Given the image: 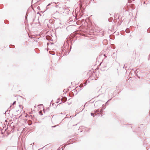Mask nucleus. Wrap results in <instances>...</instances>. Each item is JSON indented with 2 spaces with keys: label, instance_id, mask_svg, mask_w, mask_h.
<instances>
[{
  "label": "nucleus",
  "instance_id": "1",
  "mask_svg": "<svg viewBox=\"0 0 150 150\" xmlns=\"http://www.w3.org/2000/svg\"><path fill=\"white\" fill-rule=\"evenodd\" d=\"M67 100V98L66 97H63L62 98L61 100H62V101L63 102H64Z\"/></svg>",
  "mask_w": 150,
  "mask_h": 150
},
{
  "label": "nucleus",
  "instance_id": "2",
  "mask_svg": "<svg viewBox=\"0 0 150 150\" xmlns=\"http://www.w3.org/2000/svg\"><path fill=\"white\" fill-rule=\"evenodd\" d=\"M28 125H30L32 123V121H31L30 120H29L28 121Z\"/></svg>",
  "mask_w": 150,
  "mask_h": 150
},
{
  "label": "nucleus",
  "instance_id": "4",
  "mask_svg": "<svg viewBox=\"0 0 150 150\" xmlns=\"http://www.w3.org/2000/svg\"><path fill=\"white\" fill-rule=\"evenodd\" d=\"M91 115L93 117H94V114L91 113Z\"/></svg>",
  "mask_w": 150,
  "mask_h": 150
},
{
  "label": "nucleus",
  "instance_id": "3",
  "mask_svg": "<svg viewBox=\"0 0 150 150\" xmlns=\"http://www.w3.org/2000/svg\"><path fill=\"white\" fill-rule=\"evenodd\" d=\"M16 100H14V101L13 102V105H14L15 104H16Z\"/></svg>",
  "mask_w": 150,
  "mask_h": 150
}]
</instances>
